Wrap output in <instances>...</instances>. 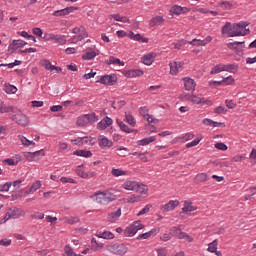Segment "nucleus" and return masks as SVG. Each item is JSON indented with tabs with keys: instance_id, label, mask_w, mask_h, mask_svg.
<instances>
[{
	"instance_id": "f257e3e1",
	"label": "nucleus",
	"mask_w": 256,
	"mask_h": 256,
	"mask_svg": "<svg viewBox=\"0 0 256 256\" xmlns=\"http://www.w3.org/2000/svg\"><path fill=\"white\" fill-rule=\"evenodd\" d=\"M247 26H249L248 22H239L237 24H233V26H231V23L227 22L222 27V33H228L229 37H245L247 33L243 32V29Z\"/></svg>"
},
{
	"instance_id": "f03ea898",
	"label": "nucleus",
	"mask_w": 256,
	"mask_h": 256,
	"mask_svg": "<svg viewBox=\"0 0 256 256\" xmlns=\"http://www.w3.org/2000/svg\"><path fill=\"white\" fill-rule=\"evenodd\" d=\"M91 199H95L99 205H109L113 201L117 200V195L111 192V190L96 191Z\"/></svg>"
},
{
	"instance_id": "7ed1b4c3",
	"label": "nucleus",
	"mask_w": 256,
	"mask_h": 256,
	"mask_svg": "<svg viewBox=\"0 0 256 256\" xmlns=\"http://www.w3.org/2000/svg\"><path fill=\"white\" fill-rule=\"evenodd\" d=\"M106 250L109 251V253H113V255H125L129 248L125 244H120L117 242H110L106 245Z\"/></svg>"
},
{
	"instance_id": "20e7f679",
	"label": "nucleus",
	"mask_w": 256,
	"mask_h": 256,
	"mask_svg": "<svg viewBox=\"0 0 256 256\" xmlns=\"http://www.w3.org/2000/svg\"><path fill=\"white\" fill-rule=\"evenodd\" d=\"M123 188L127 191H136V193H146L147 187L144 184L135 181H126Z\"/></svg>"
},
{
	"instance_id": "39448f33",
	"label": "nucleus",
	"mask_w": 256,
	"mask_h": 256,
	"mask_svg": "<svg viewBox=\"0 0 256 256\" xmlns=\"http://www.w3.org/2000/svg\"><path fill=\"white\" fill-rule=\"evenodd\" d=\"M15 115L12 116V121H15L17 125L21 127H27L29 125V118L23 114L20 110L14 112Z\"/></svg>"
},
{
	"instance_id": "423d86ee",
	"label": "nucleus",
	"mask_w": 256,
	"mask_h": 256,
	"mask_svg": "<svg viewBox=\"0 0 256 256\" xmlns=\"http://www.w3.org/2000/svg\"><path fill=\"white\" fill-rule=\"evenodd\" d=\"M92 123H95V113L82 115L76 121L78 127H85Z\"/></svg>"
},
{
	"instance_id": "0eeeda50",
	"label": "nucleus",
	"mask_w": 256,
	"mask_h": 256,
	"mask_svg": "<svg viewBox=\"0 0 256 256\" xmlns=\"http://www.w3.org/2000/svg\"><path fill=\"white\" fill-rule=\"evenodd\" d=\"M72 33L77 35L73 37V41H83V39H87V37H89V34H87V30L85 29V26L75 27Z\"/></svg>"
},
{
	"instance_id": "6e6552de",
	"label": "nucleus",
	"mask_w": 256,
	"mask_h": 256,
	"mask_svg": "<svg viewBox=\"0 0 256 256\" xmlns=\"http://www.w3.org/2000/svg\"><path fill=\"white\" fill-rule=\"evenodd\" d=\"M73 11H77V7L70 6V7L61 9V10H56L52 13V15L54 17H65V16L69 15L70 13H73Z\"/></svg>"
},
{
	"instance_id": "1a4fd4ad",
	"label": "nucleus",
	"mask_w": 256,
	"mask_h": 256,
	"mask_svg": "<svg viewBox=\"0 0 256 256\" xmlns=\"http://www.w3.org/2000/svg\"><path fill=\"white\" fill-rule=\"evenodd\" d=\"M97 83H101L102 85H115V83H117V76L104 75L100 77V80H98Z\"/></svg>"
},
{
	"instance_id": "9d476101",
	"label": "nucleus",
	"mask_w": 256,
	"mask_h": 256,
	"mask_svg": "<svg viewBox=\"0 0 256 256\" xmlns=\"http://www.w3.org/2000/svg\"><path fill=\"white\" fill-rule=\"evenodd\" d=\"M185 65V62L180 61V62H170V75H177L179 73V70L183 68Z\"/></svg>"
},
{
	"instance_id": "9b49d317",
	"label": "nucleus",
	"mask_w": 256,
	"mask_h": 256,
	"mask_svg": "<svg viewBox=\"0 0 256 256\" xmlns=\"http://www.w3.org/2000/svg\"><path fill=\"white\" fill-rule=\"evenodd\" d=\"M110 125H113V119L106 116L97 124V129H99L100 131H105V129H107V127H110Z\"/></svg>"
},
{
	"instance_id": "f8f14e48",
	"label": "nucleus",
	"mask_w": 256,
	"mask_h": 256,
	"mask_svg": "<svg viewBox=\"0 0 256 256\" xmlns=\"http://www.w3.org/2000/svg\"><path fill=\"white\" fill-rule=\"evenodd\" d=\"M27 45V42L19 39V40H13L12 43L8 46L9 51H15V49H21L22 47H25Z\"/></svg>"
},
{
	"instance_id": "ddd939ff",
	"label": "nucleus",
	"mask_w": 256,
	"mask_h": 256,
	"mask_svg": "<svg viewBox=\"0 0 256 256\" xmlns=\"http://www.w3.org/2000/svg\"><path fill=\"white\" fill-rule=\"evenodd\" d=\"M189 9L187 7H181L179 5H174L170 9L171 15H183V13H187Z\"/></svg>"
},
{
	"instance_id": "4468645a",
	"label": "nucleus",
	"mask_w": 256,
	"mask_h": 256,
	"mask_svg": "<svg viewBox=\"0 0 256 256\" xmlns=\"http://www.w3.org/2000/svg\"><path fill=\"white\" fill-rule=\"evenodd\" d=\"M191 102L196 103V105H212L210 100H206L203 97L192 95Z\"/></svg>"
},
{
	"instance_id": "2eb2a0df",
	"label": "nucleus",
	"mask_w": 256,
	"mask_h": 256,
	"mask_svg": "<svg viewBox=\"0 0 256 256\" xmlns=\"http://www.w3.org/2000/svg\"><path fill=\"white\" fill-rule=\"evenodd\" d=\"M97 55H99V53L95 52V50H93V48H90L89 51H87L86 53H84L82 55V59H84V61H91V60L95 59L97 57Z\"/></svg>"
},
{
	"instance_id": "dca6fc26",
	"label": "nucleus",
	"mask_w": 256,
	"mask_h": 256,
	"mask_svg": "<svg viewBox=\"0 0 256 256\" xmlns=\"http://www.w3.org/2000/svg\"><path fill=\"white\" fill-rule=\"evenodd\" d=\"M184 86L186 91H195V80L191 79V78H184Z\"/></svg>"
},
{
	"instance_id": "f3484780",
	"label": "nucleus",
	"mask_w": 256,
	"mask_h": 256,
	"mask_svg": "<svg viewBox=\"0 0 256 256\" xmlns=\"http://www.w3.org/2000/svg\"><path fill=\"white\" fill-rule=\"evenodd\" d=\"M96 236L99 239H115V234H113L112 232H109V231H98L96 233Z\"/></svg>"
},
{
	"instance_id": "a211bd4d",
	"label": "nucleus",
	"mask_w": 256,
	"mask_h": 256,
	"mask_svg": "<svg viewBox=\"0 0 256 256\" xmlns=\"http://www.w3.org/2000/svg\"><path fill=\"white\" fill-rule=\"evenodd\" d=\"M164 22H165V18H163V16H156L149 21V25L150 27H159V25H161V23H164Z\"/></svg>"
},
{
	"instance_id": "6ab92c4d",
	"label": "nucleus",
	"mask_w": 256,
	"mask_h": 256,
	"mask_svg": "<svg viewBox=\"0 0 256 256\" xmlns=\"http://www.w3.org/2000/svg\"><path fill=\"white\" fill-rule=\"evenodd\" d=\"M179 201L177 200H170L167 204L163 206L164 211H175V208L178 207Z\"/></svg>"
},
{
	"instance_id": "aec40b11",
	"label": "nucleus",
	"mask_w": 256,
	"mask_h": 256,
	"mask_svg": "<svg viewBox=\"0 0 256 256\" xmlns=\"http://www.w3.org/2000/svg\"><path fill=\"white\" fill-rule=\"evenodd\" d=\"M129 37L133 41H140V43H149V39L148 38H144L143 36H141V34H134L133 32H130L129 33Z\"/></svg>"
},
{
	"instance_id": "412c9836",
	"label": "nucleus",
	"mask_w": 256,
	"mask_h": 256,
	"mask_svg": "<svg viewBox=\"0 0 256 256\" xmlns=\"http://www.w3.org/2000/svg\"><path fill=\"white\" fill-rule=\"evenodd\" d=\"M141 59L144 65H153V61H155V56L152 53H149L142 56Z\"/></svg>"
},
{
	"instance_id": "4be33fe9",
	"label": "nucleus",
	"mask_w": 256,
	"mask_h": 256,
	"mask_svg": "<svg viewBox=\"0 0 256 256\" xmlns=\"http://www.w3.org/2000/svg\"><path fill=\"white\" fill-rule=\"evenodd\" d=\"M99 145L101 147H108L109 148V147H113V142L105 136H100L99 137Z\"/></svg>"
},
{
	"instance_id": "5701e85b",
	"label": "nucleus",
	"mask_w": 256,
	"mask_h": 256,
	"mask_svg": "<svg viewBox=\"0 0 256 256\" xmlns=\"http://www.w3.org/2000/svg\"><path fill=\"white\" fill-rule=\"evenodd\" d=\"M53 41L57 45H66L67 44V36L55 34Z\"/></svg>"
},
{
	"instance_id": "b1692460",
	"label": "nucleus",
	"mask_w": 256,
	"mask_h": 256,
	"mask_svg": "<svg viewBox=\"0 0 256 256\" xmlns=\"http://www.w3.org/2000/svg\"><path fill=\"white\" fill-rule=\"evenodd\" d=\"M38 189H41V181H36L35 183H33L31 187L25 191V194L31 195L35 193V191H37Z\"/></svg>"
},
{
	"instance_id": "393cba45",
	"label": "nucleus",
	"mask_w": 256,
	"mask_h": 256,
	"mask_svg": "<svg viewBox=\"0 0 256 256\" xmlns=\"http://www.w3.org/2000/svg\"><path fill=\"white\" fill-rule=\"evenodd\" d=\"M107 65H119L120 67H123L125 65V62H121V59L115 58L114 56H110L108 60H106Z\"/></svg>"
},
{
	"instance_id": "a878e982",
	"label": "nucleus",
	"mask_w": 256,
	"mask_h": 256,
	"mask_svg": "<svg viewBox=\"0 0 256 256\" xmlns=\"http://www.w3.org/2000/svg\"><path fill=\"white\" fill-rule=\"evenodd\" d=\"M143 73V70H128L125 72V77H141Z\"/></svg>"
},
{
	"instance_id": "bb28decb",
	"label": "nucleus",
	"mask_w": 256,
	"mask_h": 256,
	"mask_svg": "<svg viewBox=\"0 0 256 256\" xmlns=\"http://www.w3.org/2000/svg\"><path fill=\"white\" fill-rule=\"evenodd\" d=\"M121 217V208L116 210L115 212H111L108 214V220L113 223L114 221H117Z\"/></svg>"
},
{
	"instance_id": "cd10ccee",
	"label": "nucleus",
	"mask_w": 256,
	"mask_h": 256,
	"mask_svg": "<svg viewBox=\"0 0 256 256\" xmlns=\"http://www.w3.org/2000/svg\"><path fill=\"white\" fill-rule=\"evenodd\" d=\"M182 211L184 213H187V212L191 213L193 211H197V207L193 206L192 202H185L184 207L182 208Z\"/></svg>"
},
{
	"instance_id": "c85d7f7f",
	"label": "nucleus",
	"mask_w": 256,
	"mask_h": 256,
	"mask_svg": "<svg viewBox=\"0 0 256 256\" xmlns=\"http://www.w3.org/2000/svg\"><path fill=\"white\" fill-rule=\"evenodd\" d=\"M74 154L78 157H93V153L90 150H75Z\"/></svg>"
},
{
	"instance_id": "c756f323",
	"label": "nucleus",
	"mask_w": 256,
	"mask_h": 256,
	"mask_svg": "<svg viewBox=\"0 0 256 256\" xmlns=\"http://www.w3.org/2000/svg\"><path fill=\"white\" fill-rule=\"evenodd\" d=\"M116 123L118 125V127H120L121 131H124V133H133V130L130 129L129 126H127L126 124L123 123V121L117 119Z\"/></svg>"
},
{
	"instance_id": "7c9ffc66",
	"label": "nucleus",
	"mask_w": 256,
	"mask_h": 256,
	"mask_svg": "<svg viewBox=\"0 0 256 256\" xmlns=\"http://www.w3.org/2000/svg\"><path fill=\"white\" fill-rule=\"evenodd\" d=\"M223 69L228 73H237L238 66L237 64H223Z\"/></svg>"
},
{
	"instance_id": "2f4dec72",
	"label": "nucleus",
	"mask_w": 256,
	"mask_h": 256,
	"mask_svg": "<svg viewBox=\"0 0 256 256\" xmlns=\"http://www.w3.org/2000/svg\"><path fill=\"white\" fill-rule=\"evenodd\" d=\"M154 141H157V138L155 136H150L148 138L139 140L137 143L138 145L145 146V145H149V143H153Z\"/></svg>"
},
{
	"instance_id": "473e14b6",
	"label": "nucleus",
	"mask_w": 256,
	"mask_h": 256,
	"mask_svg": "<svg viewBox=\"0 0 256 256\" xmlns=\"http://www.w3.org/2000/svg\"><path fill=\"white\" fill-rule=\"evenodd\" d=\"M124 235L125 237H133L134 235H137V230H135V228L131 224L124 230Z\"/></svg>"
},
{
	"instance_id": "72a5a7b5",
	"label": "nucleus",
	"mask_w": 256,
	"mask_h": 256,
	"mask_svg": "<svg viewBox=\"0 0 256 256\" xmlns=\"http://www.w3.org/2000/svg\"><path fill=\"white\" fill-rule=\"evenodd\" d=\"M142 199L143 197H141V195L132 194L127 197L126 201L127 203H139V201H142Z\"/></svg>"
},
{
	"instance_id": "f704fd0d",
	"label": "nucleus",
	"mask_w": 256,
	"mask_h": 256,
	"mask_svg": "<svg viewBox=\"0 0 256 256\" xmlns=\"http://www.w3.org/2000/svg\"><path fill=\"white\" fill-rule=\"evenodd\" d=\"M125 121L130 124L131 127H135V125L137 124V121L135 120V117H133V115H131L130 113H125Z\"/></svg>"
},
{
	"instance_id": "c9c22d12",
	"label": "nucleus",
	"mask_w": 256,
	"mask_h": 256,
	"mask_svg": "<svg viewBox=\"0 0 256 256\" xmlns=\"http://www.w3.org/2000/svg\"><path fill=\"white\" fill-rule=\"evenodd\" d=\"M189 45H194L196 47H205L207 45V42L204 40H198V39H193L192 41L188 42Z\"/></svg>"
},
{
	"instance_id": "e433bc0d",
	"label": "nucleus",
	"mask_w": 256,
	"mask_h": 256,
	"mask_svg": "<svg viewBox=\"0 0 256 256\" xmlns=\"http://www.w3.org/2000/svg\"><path fill=\"white\" fill-rule=\"evenodd\" d=\"M80 219L77 216L72 217H65L64 222L68 223L69 225H75L76 223H79Z\"/></svg>"
},
{
	"instance_id": "4c0bfd02",
	"label": "nucleus",
	"mask_w": 256,
	"mask_h": 256,
	"mask_svg": "<svg viewBox=\"0 0 256 256\" xmlns=\"http://www.w3.org/2000/svg\"><path fill=\"white\" fill-rule=\"evenodd\" d=\"M218 7H220L221 9H224V10L233 9V3L229 2V1H222V2L218 3Z\"/></svg>"
},
{
	"instance_id": "58836bf2",
	"label": "nucleus",
	"mask_w": 256,
	"mask_h": 256,
	"mask_svg": "<svg viewBox=\"0 0 256 256\" xmlns=\"http://www.w3.org/2000/svg\"><path fill=\"white\" fill-rule=\"evenodd\" d=\"M42 67H44L47 71H55V65H52L49 60L42 61Z\"/></svg>"
},
{
	"instance_id": "ea45409f",
	"label": "nucleus",
	"mask_w": 256,
	"mask_h": 256,
	"mask_svg": "<svg viewBox=\"0 0 256 256\" xmlns=\"http://www.w3.org/2000/svg\"><path fill=\"white\" fill-rule=\"evenodd\" d=\"M32 156L34 157V161H39L41 157H45V150H38L36 152H32Z\"/></svg>"
},
{
	"instance_id": "a19ab883",
	"label": "nucleus",
	"mask_w": 256,
	"mask_h": 256,
	"mask_svg": "<svg viewBox=\"0 0 256 256\" xmlns=\"http://www.w3.org/2000/svg\"><path fill=\"white\" fill-rule=\"evenodd\" d=\"M3 113H15V110L13 109V106L2 105L0 107V114Z\"/></svg>"
},
{
	"instance_id": "79ce46f5",
	"label": "nucleus",
	"mask_w": 256,
	"mask_h": 256,
	"mask_svg": "<svg viewBox=\"0 0 256 256\" xmlns=\"http://www.w3.org/2000/svg\"><path fill=\"white\" fill-rule=\"evenodd\" d=\"M11 185H13V183H11V182H6L4 184H0V193H7V191H9V189H11Z\"/></svg>"
},
{
	"instance_id": "37998d69",
	"label": "nucleus",
	"mask_w": 256,
	"mask_h": 256,
	"mask_svg": "<svg viewBox=\"0 0 256 256\" xmlns=\"http://www.w3.org/2000/svg\"><path fill=\"white\" fill-rule=\"evenodd\" d=\"M196 181H200L201 183L208 181L209 179V175H207V173H200L197 174L195 177Z\"/></svg>"
},
{
	"instance_id": "c03bdc74",
	"label": "nucleus",
	"mask_w": 256,
	"mask_h": 256,
	"mask_svg": "<svg viewBox=\"0 0 256 256\" xmlns=\"http://www.w3.org/2000/svg\"><path fill=\"white\" fill-rule=\"evenodd\" d=\"M221 71H224L223 64H218L214 66L211 70V75H217V73H221Z\"/></svg>"
},
{
	"instance_id": "a18cd8bd",
	"label": "nucleus",
	"mask_w": 256,
	"mask_h": 256,
	"mask_svg": "<svg viewBox=\"0 0 256 256\" xmlns=\"http://www.w3.org/2000/svg\"><path fill=\"white\" fill-rule=\"evenodd\" d=\"M153 233H155V230H150L149 232L140 234L137 239L141 241V239H149V237H153Z\"/></svg>"
},
{
	"instance_id": "49530a36",
	"label": "nucleus",
	"mask_w": 256,
	"mask_h": 256,
	"mask_svg": "<svg viewBox=\"0 0 256 256\" xmlns=\"http://www.w3.org/2000/svg\"><path fill=\"white\" fill-rule=\"evenodd\" d=\"M76 173L79 177H82V179H87V177H89V174H87L81 166L77 167Z\"/></svg>"
},
{
	"instance_id": "de8ad7c7",
	"label": "nucleus",
	"mask_w": 256,
	"mask_h": 256,
	"mask_svg": "<svg viewBox=\"0 0 256 256\" xmlns=\"http://www.w3.org/2000/svg\"><path fill=\"white\" fill-rule=\"evenodd\" d=\"M111 173L112 175H114V177H121L122 175H127V171L115 168L112 169Z\"/></svg>"
},
{
	"instance_id": "09e8293b",
	"label": "nucleus",
	"mask_w": 256,
	"mask_h": 256,
	"mask_svg": "<svg viewBox=\"0 0 256 256\" xmlns=\"http://www.w3.org/2000/svg\"><path fill=\"white\" fill-rule=\"evenodd\" d=\"M180 233H181V230L179 227L174 226V227L170 228V235H172V237L178 238Z\"/></svg>"
},
{
	"instance_id": "8fccbe9b",
	"label": "nucleus",
	"mask_w": 256,
	"mask_h": 256,
	"mask_svg": "<svg viewBox=\"0 0 256 256\" xmlns=\"http://www.w3.org/2000/svg\"><path fill=\"white\" fill-rule=\"evenodd\" d=\"M113 19H115V21H120L121 23H129V19L125 16H120L119 14H114Z\"/></svg>"
},
{
	"instance_id": "3c124183",
	"label": "nucleus",
	"mask_w": 256,
	"mask_h": 256,
	"mask_svg": "<svg viewBox=\"0 0 256 256\" xmlns=\"http://www.w3.org/2000/svg\"><path fill=\"white\" fill-rule=\"evenodd\" d=\"M21 60H15L9 64H0V67H9V69H13V67H17V65H21Z\"/></svg>"
},
{
	"instance_id": "603ef678",
	"label": "nucleus",
	"mask_w": 256,
	"mask_h": 256,
	"mask_svg": "<svg viewBox=\"0 0 256 256\" xmlns=\"http://www.w3.org/2000/svg\"><path fill=\"white\" fill-rule=\"evenodd\" d=\"M215 149H219V151H227L228 147L227 144L223 143V142H217L214 145Z\"/></svg>"
},
{
	"instance_id": "864d4df0",
	"label": "nucleus",
	"mask_w": 256,
	"mask_h": 256,
	"mask_svg": "<svg viewBox=\"0 0 256 256\" xmlns=\"http://www.w3.org/2000/svg\"><path fill=\"white\" fill-rule=\"evenodd\" d=\"M9 219H17V216L15 214H11V213L7 212L4 216V218L1 220V223H7V221H9Z\"/></svg>"
},
{
	"instance_id": "5fc2aeb1",
	"label": "nucleus",
	"mask_w": 256,
	"mask_h": 256,
	"mask_svg": "<svg viewBox=\"0 0 256 256\" xmlns=\"http://www.w3.org/2000/svg\"><path fill=\"white\" fill-rule=\"evenodd\" d=\"M238 45H245V42H239V41H235V42H230L227 44L228 49H237Z\"/></svg>"
},
{
	"instance_id": "6e6d98bb",
	"label": "nucleus",
	"mask_w": 256,
	"mask_h": 256,
	"mask_svg": "<svg viewBox=\"0 0 256 256\" xmlns=\"http://www.w3.org/2000/svg\"><path fill=\"white\" fill-rule=\"evenodd\" d=\"M113 109H121L122 107H125V101L121 100L118 102H112Z\"/></svg>"
},
{
	"instance_id": "4d7b16f0",
	"label": "nucleus",
	"mask_w": 256,
	"mask_h": 256,
	"mask_svg": "<svg viewBox=\"0 0 256 256\" xmlns=\"http://www.w3.org/2000/svg\"><path fill=\"white\" fill-rule=\"evenodd\" d=\"M217 250V240H214L208 245V251L214 253Z\"/></svg>"
},
{
	"instance_id": "13d9d810",
	"label": "nucleus",
	"mask_w": 256,
	"mask_h": 256,
	"mask_svg": "<svg viewBox=\"0 0 256 256\" xmlns=\"http://www.w3.org/2000/svg\"><path fill=\"white\" fill-rule=\"evenodd\" d=\"M131 226L137 231H141V229H143V227H145L143 224H141V221H135L133 224H131Z\"/></svg>"
},
{
	"instance_id": "bf43d9fd",
	"label": "nucleus",
	"mask_w": 256,
	"mask_h": 256,
	"mask_svg": "<svg viewBox=\"0 0 256 256\" xmlns=\"http://www.w3.org/2000/svg\"><path fill=\"white\" fill-rule=\"evenodd\" d=\"M32 33L36 35V37H43V30L39 27L33 28Z\"/></svg>"
},
{
	"instance_id": "052dcab7",
	"label": "nucleus",
	"mask_w": 256,
	"mask_h": 256,
	"mask_svg": "<svg viewBox=\"0 0 256 256\" xmlns=\"http://www.w3.org/2000/svg\"><path fill=\"white\" fill-rule=\"evenodd\" d=\"M151 207H152L151 204H147V205L138 213V217H141V215H145L146 213H149Z\"/></svg>"
},
{
	"instance_id": "680f3d73",
	"label": "nucleus",
	"mask_w": 256,
	"mask_h": 256,
	"mask_svg": "<svg viewBox=\"0 0 256 256\" xmlns=\"http://www.w3.org/2000/svg\"><path fill=\"white\" fill-rule=\"evenodd\" d=\"M64 251H65L67 256H76L77 255V253H75V251H73V248H71L69 246H66L64 248Z\"/></svg>"
},
{
	"instance_id": "e2e57ef3",
	"label": "nucleus",
	"mask_w": 256,
	"mask_h": 256,
	"mask_svg": "<svg viewBox=\"0 0 256 256\" xmlns=\"http://www.w3.org/2000/svg\"><path fill=\"white\" fill-rule=\"evenodd\" d=\"M43 39H44V41H54L55 34H53V33H45Z\"/></svg>"
},
{
	"instance_id": "0e129e2a",
	"label": "nucleus",
	"mask_w": 256,
	"mask_h": 256,
	"mask_svg": "<svg viewBox=\"0 0 256 256\" xmlns=\"http://www.w3.org/2000/svg\"><path fill=\"white\" fill-rule=\"evenodd\" d=\"M214 113H217V115H221V113H227V110L223 106H218L214 109Z\"/></svg>"
},
{
	"instance_id": "69168bd1",
	"label": "nucleus",
	"mask_w": 256,
	"mask_h": 256,
	"mask_svg": "<svg viewBox=\"0 0 256 256\" xmlns=\"http://www.w3.org/2000/svg\"><path fill=\"white\" fill-rule=\"evenodd\" d=\"M6 93H17V87L13 85H8L5 88Z\"/></svg>"
},
{
	"instance_id": "338daca9",
	"label": "nucleus",
	"mask_w": 256,
	"mask_h": 256,
	"mask_svg": "<svg viewBox=\"0 0 256 256\" xmlns=\"http://www.w3.org/2000/svg\"><path fill=\"white\" fill-rule=\"evenodd\" d=\"M225 104L228 109H235V107H237V104H235L233 100H226Z\"/></svg>"
},
{
	"instance_id": "774afa93",
	"label": "nucleus",
	"mask_w": 256,
	"mask_h": 256,
	"mask_svg": "<svg viewBox=\"0 0 256 256\" xmlns=\"http://www.w3.org/2000/svg\"><path fill=\"white\" fill-rule=\"evenodd\" d=\"M157 253H158V256H169L167 255V250H165V248H158Z\"/></svg>"
}]
</instances>
